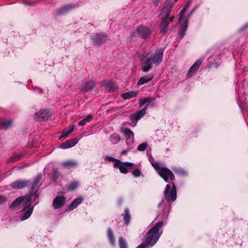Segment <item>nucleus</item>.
<instances>
[{
	"instance_id": "nucleus-47",
	"label": "nucleus",
	"mask_w": 248,
	"mask_h": 248,
	"mask_svg": "<svg viewBox=\"0 0 248 248\" xmlns=\"http://www.w3.org/2000/svg\"><path fill=\"white\" fill-rule=\"evenodd\" d=\"M155 100L153 98H151V101L149 102V103L147 104L148 106H150L151 107H154L155 106Z\"/></svg>"
},
{
	"instance_id": "nucleus-25",
	"label": "nucleus",
	"mask_w": 248,
	"mask_h": 248,
	"mask_svg": "<svg viewBox=\"0 0 248 248\" xmlns=\"http://www.w3.org/2000/svg\"><path fill=\"white\" fill-rule=\"evenodd\" d=\"M103 85L106 88V90L109 92H113L116 89V86L112 82L104 81Z\"/></svg>"
},
{
	"instance_id": "nucleus-49",
	"label": "nucleus",
	"mask_w": 248,
	"mask_h": 248,
	"mask_svg": "<svg viewBox=\"0 0 248 248\" xmlns=\"http://www.w3.org/2000/svg\"><path fill=\"white\" fill-rule=\"evenodd\" d=\"M124 164L126 167V168H127V167H132L134 165V163H131V162H124Z\"/></svg>"
},
{
	"instance_id": "nucleus-4",
	"label": "nucleus",
	"mask_w": 248,
	"mask_h": 248,
	"mask_svg": "<svg viewBox=\"0 0 248 248\" xmlns=\"http://www.w3.org/2000/svg\"><path fill=\"white\" fill-rule=\"evenodd\" d=\"M152 165L166 182L169 183V180L172 181L175 180V176L170 170L166 167H160L157 162L152 163Z\"/></svg>"
},
{
	"instance_id": "nucleus-17",
	"label": "nucleus",
	"mask_w": 248,
	"mask_h": 248,
	"mask_svg": "<svg viewBox=\"0 0 248 248\" xmlns=\"http://www.w3.org/2000/svg\"><path fill=\"white\" fill-rule=\"evenodd\" d=\"M78 7L76 4H68L60 7L57 12V15H61L65 12H68L72 9Z\"/></svg>"
},
{
	"instance_id": "nucleus-23",
	"label": "nucleus",
	"mask_w": 248,
	"mask_h": 248,
	"mask_svg": "<svg viewBox=\"0 0 248 248\" xmlns=\"http://www.w3.org/2000/svg\"><path fill=\"white\" fill-rule=\"evenodd\" d=\"M154 78V75L149 74L145 76L141 77L138 82V85H141L150 81Z\"/></svg>"
},
{
	"instance_id": "nucleus-34",
	"label": "nucleus",
	"mask_w": 248,
	"mask_h": 248,
	"mask_svg": "<svg viewBox=\"0 0 248 248\" xmlns=\"http://www.w3.org/2000/svg\"><path fill=\"white\" fill-rule=\"evenodd\" d=\"M23 156V154L21 153H14L12 156L10 157V161L14 162L19 160Z\"/></svg>"
},
{
	"instance_id": "nucleus-7",
	"label": "nucleus",
	"mask_w": 248,
	"mask_h": 248,
	"mask_svg": "<svg viewBox=\"0 0 248 248\" xmlns=\"http://www.w3.org/2000/svg\"><path fill=\"white\" fill-rule=\"evenodd\" d=\"M158 240L155 239L154 237L150 234H147L146 235L143 242L139 245L136 248H146L148 247H153L158 241Z\"/></svg>"
},
{
	"instance_id": "nucleus-41",
	"label": "nucleus",
	"mask_w": 248,
	"mask_h": 248,
	"mask_svg": "<svg viewBox=\"0 0 248 248\" xmlns=\"http://www.w3.org/2000/svg\"><path fill=\"white\" fill-rule=\"evenodd\" d=\"M119 170L121 173H124V174H126L128 172L127 168L125 166V165L124 164V163H123V165H121V166H120Z\"/></svg>"
},
{
	"instance_id": "nucleus-48",
	"label": "nucleus",
	"mask_w": 248,
	"mask_h": 248,
	"mask_svg": "<svg viewBox=\"0 0 248 248\" xmlns=\"http://www.w3.org/2000/svg\"><path fill=\"white\" fill-rule=\"evenodd\" d=\"M187 21H186L181 26L180 29L184 30V31H186L187 28Z\"/></svg>"
},
{
	"instance_id": "nucleus-9",
	"label": "nucleus",
	"mask_w": 248,
	"mask_h": 248,
	"mask_svg": "<svg viewBox=\"0 0 248 248\" xmlns=\"http://www.w3.org/2000/svg\"><path fill=\"white\" fill-rule=\"evenodd\" d=\"M137 32L142 39H146L150 38L152 33L151 30L144 25H140L137 27Z\"/></svg>"
},
{
	"instance_id": "nucleus-37",
	"label": "nucleus",
	"mask_w": 248,
	"mask_h": 248,
	"mask_svg": "<svg viewBox=\"0 0 248 248\" xmlns=\"http://www.w3.org/2000/svg\"><path fill=\"white\" fill-rule=\"evenodd\" d=\"M119 245L120 248H127V244L126 240L122 236L119 238Z\"/></svg>"
},
{
	"instance_id": "nucleus-30",
	"label": "nucleus",
	"mask_w": 248,
	"mask_h": 248,
	"mask_svg": "<svg viewBox=\"0 0 248 248\" xmlns=\"http://www.w3.org/2000/svg\"><path fill=\"white\" fill-rule=\"evenodd\" d=\"M52 179L54 182L58 183V179L61 176V173L58 171V169L55 168L52 169Z\"/></svg>"
},
{
	"instance_id": "nucleus-10",
	"label": "nucleus",
	"mask_w": 248,
	"mask_h": 248,
	"mask_svg": "<svg viewBox=\"0 0 248 248\" xmlns=\"http://www.w3.org/2000/svg\"><path fill=\"white\" fill-rule=\"evenodd\" d=\"M164 48H161L156 50L154 55H151L150 57L147 58L148 60L151 62L156 65H158L162 61L163 56Z\"/></svg>"
},
{
	"instance_id": "nucleus-18",
	"label": "nucleus",
	"mask_w": 248,
	"mask_h": 248,
	"mask_svg": "<svg viewBox=\"0 0 248 248\" xmlns=\"http://www.w3.org/2000/svg\"><path fill=\"white\" fill-rule=\"evenodd\" d=\"M202 61L201 60L196 61L188 71L187 73V77H191L193 74H194L199 69L200 66L202 63Z\"/></svg>"
},
{
	"instance_id": "nucleus-3",
	"label": "nucleus",
	"mask_w": 248,
	"mask_h": 248,
	"mask_svg": "<svg viewBox=\"0 0 248 248\" xmlns=\"http://www.w3.org/2000/svg\"><path fill=\"white\" fill-rule=\"evenodd\" d=\"M39 195L37 192L34 193H30V196H26V201L23 203V207L22 211L25 212L24 214L20 216L21 220L23 221L28 219L32 213L33 210V206L31 207V202L32 200L35 201L38 200Z\"/></svg>"
},
{
	"instance_id": "nucleus-20",
	"label": "nucleus",
	"mask_w": 248,
	"mask_h": 248,
	"mask_svg": "<svg viewBox=\"0 0 248 248\" xmlns=\"http://www.w3.org/2000/svg\"><path fill=\"white\" fill-rule=\"evenodd\" d=\"M78 162L73 160H69L61 163V166L67 169L75 168L78 166Z\"/></svg>"
},
{
	"instance_id": "nucleus-8",
	"label": "nucleus",
	"mask_w": 248,
	"mask_h": 248,
	"mask_svg": "<svg viewBox=\"0 0 248 248\" xmlns=\"http://www.w3.org/2000/svg\"><path fill=\"white\" fill-rule=\"evenodd\" d=\"M31 181L29 180L18 179L11 183L10 186L13 189L18 190L27 187L31 185Z\"/></svg>"
},
{
	"instance_id": "nucleus-19",
	"label": "nucleus",
	"mask_w": 248,
	"mask_h": 248,
	"mask_svg": "<svg viewBox=\"0 0 248 248\" xmlns=\"http://www.w3.org/2000/svg\"><path fill=\"white\" fill-rule=\"evenodd\" d=\"M78 140L76 138H72L62 143L60 145V148L62 149L71 148L76 145L78 143Z\"/></svg>"
},
{
	"instance_id": "nucleus-51",
	"label": "nucleus",
	"mask_w": 248,
	"mask_h": 248,
	"mask_svg": "<svg viewBox=\"0 0 248 248\" xmlns=\"http://www.w3.org/2000/svg\"><path fill=\"white\" fill-rule=\"evenodd\" d=\"M199 7V5H196L191 11V12L188 15V16H191L193 13H194V12L195 11V10L198 8V7Z\"/></svg>"
},
{
	"instance_id": "nucleus-39",
	"label": "nucleus",
	"mask_w": 248,
	"mask_h": 248,
	"mask_svg": "<svg viewBox=\"0 0 248 248\" xmlns=\"http://www.w3.org/2000/svg\"><path fill=\"white\" fill-rule=\"evenodd\" d=\"M8 201V198L3 195H0V205H4Z\"/></svg>"
},
{
	"instance_id": "nucleus-27",
	"label": "nucleus",
	"mask_w": 248,
	"mask_h": 248,
	"mask_svg": "<svg viewBox=\"0 0 248 248\" xmlns=\"http://www.w3.org/2000/svg\"><path fill=\"white\" fill-rule=\"evenodd\" d=\"M146 109V107L140 110L136 111L134 114V119L137 121L140 119L145 114Z\"/></svg>"
},
{
	"instance_id": "nucleus-56",
	"label": "nucleus",
	"mask_w": 248,
	"mask_h": 248,
	"mask_svg": "<svg viewBox=\"0 0 248 248\" xmlns=\"http://www.w3.org/2000/svg\"><path fill=\"white\" fill-rule=\"evenodd\" d=\"M39 202L38 201H36V202H35V204H37V203H38Z\"/></svg>"
},
{
	"instance_id": "nucleus-26",
	"label": "nucleus",
	"mask_w": 248,
	"mask_h": 248,
	"mask_svg": "<svg viewBox=\"0 0 248 248\" xmlns=\"http://www.w3.org/2000/svg\"><path fill=\"white\" fill-rule=\"evenodd\" d=\"M25 199V197H24V196H20V197L16 198L11 204V205H10V208H13L18 207L19 204L24 202V200Z\"/></svg>"
},
{
	"instance_id": "nucleus-13",
	"label": "nucleus",
	"mask_w": 248,
	"mask_h": 248,
	"mask_svg": "<svg viewBox=\"0 0 248 248\" xmlns=\"http://www.w3.org/2000/svg\"><path fill=\"white\" fill-rule=\"evenodd\" d=\"M95 85L96 82L93 80L82 81L80 89L82 93H86L92 91Z\"/></svg>"
},
{
	"instance_id": "nucleus-52",
	"label": "nucleus",
	"mask_w": 248,
	"mask_h": 248,
	"mask_svg": "<svg viewBox=\"0 0 248 248\" xmlns=\"http://www.w3.org/2000/svg\"><path fill=\"white\" fill-rule=\"evenodd\" d=\"M191 4V2L190 1H188L186 3V4H185V6H184V8H185L186 9H187V8H188L190 6Z\"/></svg>"
},
{
	"instance_id": "nucleus-44",
	"label": "nucleus",
	"mask_w": 248,
	"mask_h": 248,
	"mask_svg": "<svg viewBox=\"0 0 248 248\" xmlns=\"http://www.w3.org/2000/svg\"><path fill=\"white\" fill-rule=\"evenodd\" d=\"M185 13H186V9L184 8L181 11V12H180V13L179 14V21L180 22L182 20L183 17L185 15Z\"/></svg>"
},
{
	"instance_id": "nucleus-22",
	"label": "nucleus",
	"mask_w": 248,
	"mask_h": 248,
	"mask_svg": "<svg viewBox=\"0 0 248 248\" xmlns=\"http://www.w3.org/2000/svg\"><path fill=\"white\" fill-rule=\"evenodd\" d=\"M107 237L109 243L113 246L115 245V237L111 228H108L107 232Z\"/></svg>"
},
{
	"instance_id": "nucleus-24",
	"label": "nucleus",
	"mask_w": 248,
	"mask_h": 248,
	"mask_svg": "<svg viewBox=\"0 0 248 248\" xmlns=\"http://www.w3.org/2000/svg\"><path fill=\"white\" fill-rule=\"evenodd\" d=\"M74 128V125H69L68 128L63 129L62 135L59 138V140H62V139H65L73 131Z\"/></svg>"
},
{
	"instance_id": "nucleus-5",
	"label": "nucleus",
	"mask_w": 248,
	"mask_h": 248,
	"mask_svg": "<svg viewBox=\"0 0 248 248\" xmlns=\"http://www.w3.org/2000/svg\"><path fill=\"white\" fill-rule=\"evenodd\" d=\"M165 199L168 202H174L177 198L176 187L173 182H172L171 187L170 184H167L164 192Z\"/></svg>"
},
{
	"instance_id": "nucleus-1",
	"label": "nucleus",
	"mask_w": 248,
	"mask_h": 248,
	"mask_svg": "<svg viewBox=\"0 0 248 248\" xmlns=\"http://www.w3.org/2000/svg\"><path fill=\"white\" fill-rule=\"evenodd\" d=\"M158 207L162 206V212L158 214L156 219L159 220L153 224L154 221L152 222L153 226L147 232V234H150L155 239L159 240L160 237L163 233V226L167 222V219L169 214V208L164 204V200H162L158 205Z\"/></svg>"
},
{
	"instance_id": "nucleus-45",
	"label": "nucleus",
	"mask_w": 248,
	"mask_h": 248,
	"mask_svg": "<svg viewBox=\"0 0 248 248\" xmlns=\"http://www.w3.org/2000/svg\"><path fill=\"white\" fill-rule=\"evenodd\" d=\"M186 31H184V30L179 29V32H178V35L181 39H182L184 37V36L185 35Z\"/></svg>"
},
{
	"instance_id": "nucleus-2",
	"label": "nucleus",
	"mask_w": 248,
	"mask_h": 248,
	"mask_svg": "<svg viewBox=\"0 0 248 248\" xmlns=\"http://www.w3.org/2000/svg\"><path fill=\"white\" fill-rule=\"evenodd\" d=\"M174 5L173 2H169L162 9L160 14L161 16V22L159 27L160 32L165 34L169 30V25L172 22L173 17L170 16V14Z\"/></svg>"
},
{
	"instance_id": "nucleus-42",
	"label": "nucleus",
	"mask_w": 248,
	"mask_h": 248,
	"mask_svg": "<svg viewBox=\"0 0 248 248\" xmlns=\"http://www.w3.org/2000/svg\"><path fill=\"white\" fill-rule=\"evenodd\" d=\"M141 174V171L139 170H138V169H135L132 171V174L133 175H134L136 177H138L140 176Z\"/></svg>"
},
{
	"instance_id": "nucleus-46",
	"label": "nucleus",
	"mask_w": 248,
	"mask_h": 248,
	"mask_svg": "<svg viewBox=\"0 0 248 248\" xmlns=\"http://www.w3.org/2000/svg\"><path fill=\"white\" fill-rule=\"evenodd\" d=\"M114 162H115L113 163V167L114 168H118L119 169L120 166H121V165L120 164L122 163V162L118 159H117V160H116Z\"/></svg>"
},
{
	"instance_id": "nucleus-28",
	"label": "nucleus",
	"mask_w": 248,
	"mask_h": 248,
	"mask_svg": "<svg viewBox=\"0 0 248 248\" xmlns=\"http://www.w3.org/2000/svg\"><path fill=\"white\" fill-rule=\"evenodd\" d=\"M123 216V219L124 223L126 225H128L131 220V216L129 213V210L128 208H125L124 210V214H122Z\"/></svg>"
},
{
	"instance_id": "nucleus-14",
	"label": "nucleus",
	"mask_w": 248,
	"mask_h": 248,
	"mask_svg": "<svg viewBox=\"0 0 248 248\" xmlns=\"http://www.w3.org/2000/svg\"><path fill=\"white\" fill-rule=\"evenodd\" d=\"M121 132L123 133L126 138V143L130 144L134 141V133L128 128H123L121 129Z\"/></svg>"
},
{
	"instance_id": "nucleus-55",
	"label": "nucleus",
	"mask_w": 248,
	"mask_h": 248,
	"mask_svg": "<svg viewBox=\"0 0 248 248\" xmlns=\"http://www.w3.org/2000/svg\"><path fill=\"white\" fill-rule=\"evenodd\" d=\"M24 4H27V5H31V4L30 2V3H28V2H24Z\"/></svg>"
},
{
	"instance_id": "nucleus-53",
	"label": "nucleus",
	"mask_w": 248,
	"mask_h": 248,
	"mask_svg": "<svg viewBox=\"0 0 248 248\" xmlns=\"http://www.w3.org/2000/svg\"><path fill=\"white\" fill-rule=\"evenodd\" d=\"M159 1V0H152V2L153 4L155 5L156 6L157 5L158 2Z\"/></svg>"
},
{
	"instance_id": "nucleus-12",
	"label": "nucleus",
	"mask_w": 248,
	"mask_h": 248,
	"mask_svg": "<svg viewBox=\"0 0 248 248\" xmlns=\"http://www.w3.org/2000/svg\"><path fill=\"white\" fill-rule=\"evenodd\" d=\"M66 198L64 196L57 195L52 202V206L54 209H58L63 206L66 203Z\"/></svg>"
},
{
	"instance_id": "nucleus-16",
	"label": "nucleus",
	"mask_w": 248,
	"mask_h": 248,
	"mask_svg": "<svg viewBox=\"0 0 248 248\" xmlns=\"http://www.w3.org/2000/svg\"><path fill=\"white\" fill-rule=\"evenodd\" d=\"M83 201V198L79 197L74 199L65 209L66 212H70L76 208Z\"/></svg>"
},
{
	"instance_id": "nucleus-32",
	"label": "nucleus",
	"mask_w": 248,
	"mask_h": 248,
	"mask_svg": "<svg viewBox=\"0 0 248 248\" xmlns=\"http://www.w3.org/2000/svg\"><path fill=\"white\" fill-rule=\"evenodd\" d=\"M93 119V115L91 114H88L78 122V125L80 126L84 125L87 123L91 122Z\"/></svg>"
},
{
	"instance_id": "nucleus-15",
	"label": "nucleus",
	"mask_w": 248,
	"mask_h": 248,
	"mask_svg": "<svg viewBox=\"0 0 248 248\" xmlns=\"http://www.w3.org/2000/svg\"><path fill=\"white\" fill-rule=\"evenodd\" d=\"M42 180V174H38L34 179L33 183L31 186L30 193L37 192L38 189L40 186V183Z\"/></svg>"
},
{
	"instance_id": "nucleus-33",
	"label": "nucleus",
	"mask_w": 248,
	"mask_h": 248,
	"mask_svg": "<svg viewBox=\"0 0 248 248\" xmlns=\"http://www.w3.org/2000/svg\"><path fill=\"white\" fill-rule=\"evenodd\" d=\"M12 124V121L9 120H3L0 123V126L5 129L9 128Z\"/></svg>"
},
{
	"instance_id": "nucleus-38",
	"label": "nucleus",
	"mask_w": 248,
	"mask_h": 248,
	"mask_svg": "<svg viewBox=\"0 0 248 248\" xmlns=\"http://www.w3.org/2000/svg\"><path fill=\"white\" fill-rule=\"evenodd\" d=\"M152 97H145L143 99H140V107H142L146 103H149V102L151 101Z\"/></svg>"
},
{
	"instance_id": "nucleus-36",
	"label": "nucleus",
	"mask_w": 248,
	"mask_h": 248,
	"mask_svg": "<svg viewBox=\"0 0 248 248\" xmlns=\"http://www.w3.org/2000/svg\"><path fill=\"white\" fill-rule=\"evenodd\" d=\"M172 170L176 174L180 176H185L186 174V172L184 169L181 168L175 167L172 168Z\"/></svg>"
},
{
	"instance_id": "nucleus-50",
	"label": "nucleus",
	"mask_w": 248,
	"mask_h": 248,
	"mask_svg": "<svg viewBox=\"0 0 248 248\" xmlns=\"http://www.w3.org/2000/svg\"><path fill=\"white\" fill-rule=\"evenodd\" d=\"M199 7V5H196L191 11V12L188 15V16H191L193 13H194V12L195 11V10L198 8V7Z\"/></svg>"
},
{
	"instance_id": "nucleus-43",
	"label": "nucleus",
	"mask_w": 248,
	"mask_h": 248,
	"mask_svg": "<svg viewBox=\"0 0 248 248\" xmlns=\"http://www.w3.org/2000/svg\"><path fill=\"white\" fill-rule=\"evenodd\" d=\"M105 160L109 162H114L116 160H117V159L111 156L106 155L105 157Z\"/></svg>"
},
{
	"instance_id": "nucleus-6",
	"label": "nucleus",
	"mask_w": 248,
	"mask_h": 248,
	"mask_svg": "<svg viewBox=\"0 0 248 248\" xmlns=\"http://www.w3.org/2000/svg\"><path fill=\"white\" fill-rule=\"evenodd\" d=\"M108 35L104 32L96 33L92 35L91 39L94 46H99L106 42Z\"/></svg>"
},
{
	"instance_id": "nucleus-35",
	"label": "nucleus",
	"mask_w": 248,
	"mask_h": 248,
	"mask_svg": "<svg viewBox=\"0 0 248 248\" xmlns=\"http://www.w3.org/2000/svg\"><path fill=\"white\" fill-rule=\"evenodd\" d=\"M78 186V183L74 180L69 185L67 186V190L72 191L77 189Z\"/></svg>"
},
{
	"instance_id": "nucleus-29",
	"label": "nucleus",
	"mask_w": 248,
	"mask_h": 248,
	"mask_svg": "<svg viewBox=\"0 0 248 248\" xmlns=\"http://www.w3.org/2000/svg\"><path fill=\"white\" fill-rule=\"evenodd\" d=\"M138 94V92L129 91L124 93L122 94V97L124 99H129L132 97H135Z\"/></svg>"
},
{
	"instance_id": "nucleus-31",
	"label": "nucleus",
	"mask_w": 248,
	"mask_h": 248,
	"mask_svg": "<svg viewBox=\"0 0 248 248\" xmlns=\"http://www.w3.org/2000/svg\"><path fill=\"white\" fill-rule=\"evenodd\" d=\"M121 140L120 136L117 134L114 133L110 135L109 140L112 144H117Z\"/></svg>"
},
{
	"instance_id": "nucleus-40",
	"label": "nucleus",
	"mask_w": 248,
	"mask_h": 248,
	"mask_svg": "<svg viewBox=\"0 0 248 248\" xmlns=\"http://www.w3.org/2000/svg\"><path fill=\"white\" fill-rule=\"evenodd\" d=\"M147 147V144L146 143H143L140 144L137 148L139 151H144Z\"/></svg>"
},
{
	"instance_id": "nucleus-54",
	"label": "nucleus",
	"mask_w": 248,
	"mask_h": 248,
	"mask_svg": "<svg viewBox=\"0 0 248 248\" xmlns=\"http://www.w3.org/2000/svg\"><path fill=\"white\" fill-rule=\"evenodd\" d=\"M127 153V151L126 150H124L121 153V155H125Z\"/></svg>"
},
{
	"instance_id": "nucleus-21",
	"label": "nucleus",
	"mask_w": 248,
	"mask_h": 248,
	"mask_svg": "<svg viewBox=\"0 0 248 248\" xmlns=\"http://www.w3.org/2000/svg\"><path fill=\"white\" fill-rule=\"evenodd\" d=\"M142 70L144 72H147L152 68L151 62L147 58L143 60L141 63Z\"/></svg>"
},
{
	"instance_id": "nucleus-11",
	"label": "nucleus",
	"mask_w": 248,
	"mask_h": 248,
	"mask_svg": "<svg viewBox=\"0 0 248 248\" xmlns=\"http://www.w3.org/2000/svg\"><path fill=\"white\" fill-rule=\"evenodd\" d=\"M52 112L49 108L41 109L39 111L35 113V116L37 117V121H45L48 118L51 117Z\"/></svg>"
}]
</instances>
